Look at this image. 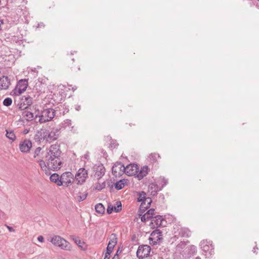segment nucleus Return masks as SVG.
Segmentation results:
<instances>
[{
  "label": "nucleus",
  "mask_w": 259,
  "mask_h": 259,
  "mask_svg": "<svg viewBox=\"0 0 259 259\" xmlns=\"http://www.w3.org/2000/svg\"><path fill=\"white\" fill-rule=\"evenodd\" d=\"M61 153L59 145L53 144L50 147L46 156V161L51 170L57 171L62 167Z\"/></svg>",
  "instance_id": "f257e3e1"
},
{
  "label": "nucleus",
  "mask_w": 259,
  "mask_h": 259,
  "mask_svg": "<svg viewBox=\"0 0 259 259\" xmlns=\"http://www.w3.org/2000/svg\"><path fill=\"white\" fill-rule=\"evenodd\" d=\"M59 134V130L57 128H44L37 132L35 139L51 143L58 139Z\"/></svg>",
  "instance_id": "f03ea898"
},
{
  "label": "nucleus",
  "mask_w": 259,
  "mask_h": 259,
  "mask_svg": "<svg viewBox=\"0 0 259 259\" xmlns=\"http://www.w3.org/2000/svg\"><path fill=\"white\" fill-rule=\"evenodd\" d=\"M49 240L55 246L65 250H70L71 247L69 242L59 235H54Z\"/></svg>",
  "instance_id": "7ed1b4c3"
},
{
  "label": "nucleus",
  "mask_w": 259,
  "mask_h": 259,
  "mask_svg": "<svg viewBox=\"0 0 259 259\" xmlns=\"http://www.w3.org/2000/svg\"><path fill=\"white\" fill-rule=\"evenodd\" d=\"M56 111L54 109H45L41 111V115L39 116V122L41 123H45L51 120L55 116Z\"/></svg>",
  "instance_id": "20e7f679"
},
{
  "label": "nucleus",
  "mask_w": 259,
  "mask_h": 259,
  "mask_svg": "<svg viewBox=\"0 0 259 259\" xmlns=\"http://www.w3.org/2000/svg\"><path fill=\"white\" fill-rule=\"evenodd\" d=\"M33 102V99L29 96H22L18 104L19 109L21 110H24L28 108L31 105Z\"/></svg>",
  "instance_id": "39448f33"
},
{
  "label": "nucleus",
  "mask_w": 259,
  "mask_h": 259,
  "mask_svg": "<svg viewBox=\"0 0 259 259\" xmlns=\"http://www.w3.org/2000/svg\"><path fill=\"white\" fill-rule=\"evenodd\" d=\"M162 232L159 230L153 231L149 238L150 245H154L159 243L162 239Z\"/></svg>",
  "instance_id": "423d86ee"
},
{
  "label": "nucleus",
  "mask_w": 259,
  "mask_h": 259,
  "mask_svg": "<svg viewBox=\"0 0 259 259\" xmlns=\"http://www.w3.org/2000/svg\"><path fill=\"white\" fill-rule=\"evenodd\" d=\"M151 247L147 245H140L137 251V256L139 259L147 257L150 254Z\"/></svg>",
  "instance_id": "0eeeda50"
},
{
  "label": "nucleus",
  "mask_w": 259,
  "mask_h": 259,
  "mask_svg": "<svg viewBox=\"0 0 259 259\" xmlns=\"http://www.w3.org/2000/svg\"><path fill=\"white\" fill-rule=\"evenodd\" d=\"M73 175L71 172L67 171L63 173L60 176V181L62 186L68 187L70 186L74 180Z\"/></svg>",
  "instance_id": "6e6552de"
},
{
  "label": "nucleus",
  "mask_w": 259,
  "mask_h": 259,
  "mask_svg": "<svg viewBox=\"0 0 259 259\" xmlns=\"http://www.w3.org/2000/svg\"><path fill=\"white\" fill-rule=\"evenodd\" d=\"M88 177V171L84 168H80L77 171L75 175V180L77 181V184L81 185L86 180Z\"/></svg>",
  "instance_id": "1a4fd4ad"
},
{
  "label": "nucleus",
  "mask_w": 259,
  "mask_h": 259,
  "mask_svg": "<svg viewBox=\"0 0 259 259\" xmlns=\"http://www.w3.org/2000/svg\"><path fill=\"white\" fill-rule=\"evenodd\" d=\"M125 166L121 162H116L112 168V173L115 177H120L125 173Z\"/></svg>",
  "instance_id": "9d476101"
},
{
  "label": "nucleus",
  "mask_w": 259,
  "mask_h": 259,
  "mask_svg": "<svg viewBox=\"0 0 259 259\" xmlns=\"http://www.w3.org/2000/svg\"><path fill=\"white\" fill-rule=\"evenodd\" d=\"M32 147V143L28 139H25L19 144V149L23 153H28Z\"/></svg>",
  "instance_id": "9b49d317"
},
{
  "label": "nucleus",
  "mask_w": 259,
  "mask_h": 259,
  "mask_svg": "<svg viewBox=\"0 0 259 259\" xmlns=\"http://www.w3.org/2000/svg\"><path fill=\"white\" fill-rule=\"evenodd\" d=\"M139 167L136 164H130L125 167V174L128 176L135 175L138 172Z\"/></svg>",
  "instance_id": "f8f14e48"
},
{
  "label": "nucleus",
  "mask_w": 259,
  "mask_h": 259,
  "mask_svg": "<svg viewBox=\"0 0 259 259\" xmlns=\"http://www.w3.org/2000/svg\"><path fill=\"white\" fill-rule=\"evenodd\" d=\"M117 243V238L115 234H112L109 238V241L107 247L106 251L112 252L114 246Z\"/></svg>",
  "instance_id": "ddd939ff"
},
{
  "label": "nucleus",
  "mask_w": 259,
  "mask_h": 259,
  "mask_svg": "<svg viewBox=\"0 0 259 259\" xmlns=\"http://www.w3.org/2000/svg\"><path fill=\"white\" fill-rule=\"evenodd\" d=\"M94 168L95 172V176L98 179H101L105 175V168L102 164L95 165Z\"/></svg>",
  "instance_id": "4468645a"
},
{
  "label": "nucleus",
  "mask_w": 259,
  "mask_h": 259,
  "mask_svg": "<svg viewBox=\"0 0 259 259\" xmlns=\"http://www.w3.org/2000/svg\"><path fill=\"white\" fill-rule=\"evenodd\" d=\"M28 87L27 79H21L17 84V92L19 94H21L24 92Z\"/></svg>",
  "instance_id": "2eb2a0df"
},
{
  "label": "nucleus",
  "mask_w": 259,
  "mask_h": 259,
  "mask_svg": "<svg viewBox=\"0 0 259 259\" xmlns=\"http://www.w3.org/2000/svg\"><path fill=\"white\" fill-rule=\"evenodd\" d=\"M11 84L10 80L8 76L0 77V91L7 90Z\"/></svg>",
  "instance_id": "dca6fc26"
},
{
  "label": "nucleus",
  "mask_w": 259,
  "mask_h": 259,
  "mask_svg": "<svg viewBox=\"0 0 259 259\" xmlns=\"http://www.w3.org/2000/svg\"><path fill=\"white\" fill-rule=\"evenodd\" d=\"M164 221L162 216L158 215L152 219L151 224L150 225L152 228H158L161 226L162 221Z\"/></svg>",
  "instance_id": "f3484780"
},
{
  "label": "nucleus",
  "mask_w": 259,
  "mask_h": 259,
  "mask_svg": "<svg viewBox=\"0 0 259 259\" xmlns=\"http://www.w3.org/2000/svg\"><path fill=\"white\" fill-rule=\"evenodd\" d=\"M200 246L201 248L205 252L208 251L209 250H211L213 248L211 243L210 241H208L207 240H203L201 241Z\"/></svg>",
  "instance_id": "a211bd4d"
},
{
  "label": "nucleus",
  "mask_w": 259,
  "mask_h": 259,
  "mask_svg": "<svg viewBox=\"0 0 259 259\" xmlns=\"http://www.w3.org/2000/svg\"><path fill=\"white\" fill-rule=\"evenodd\" d=\"M152 202V199L150 197H147L146 199H145V201L141 203L140 210L142 212H144L146 209L149 208L151 205Z\"/></svg>",
  "instance_id": "6ab92c4d"
},
{
  "label": "nucleus",
  "mask_w": 259,
  "mask_h": 259,
  "mask_svg": "<svg viewBox=\"0 0 259 259\" xmlns=\"http://www.w3.org/2000/svg\"><path fill=\"white\" fill-rule=\"evenodd\" d=\"M38 162L42 170L45 171L46 175H50L51 174V169L49 168V167L48 166V163L46 162V161L40 159Z\"/></svg>",
  "instance_id": "aec40b11"
},
{
  "label": "nucleus",
  "mask_w": 259,
  "mask_h": 259,
  "mask_svg": "<svg viewBox=\"0 0 259 259\" xmlns=\"http://www.w3.org/2000/svg\"><path fill=\"white\" fill-rule=\"evenodd\" d=\"M160 189H159L158 185L155 183H151L148 187V191L151 195L155 196L157 194L158 191Z\"/></svg>",
  "instance_id": "412c9836"
},
{
  "label": "nucleus",
  "mask_w": 259,
  "mask_h": 259,
  "mask_svg": "<svg viewBox=\"0 0 259 259\" xmlns=\"http://www.w3.org/2000/svg\"><path fill=\"white\" fill-rule=\"evenodd\" d=\"M50 179L51 182L56 183L58 186H62V183H61L60 181V177L58 174L56 173L52 174L50 176Z\"/></svg>",
  "instance_id": "4be33fe9"
},
{
  "label": "nucleus",
  "mask_w": 259,
  "mask_h": 259,
  "mask_svg": "<svg viewBox=\"0 0 259 259\" xmlns=\"http://www.w3.org/2000/svg\"><path fill=\"white\" fill-rule=\"evenodd\" d=\"M70 238H71L74 242L78 245L79 247H80L83 250L86 249V246H83L85 245V243L83 242H82L79 237H75L74 235H71L70 236Z\"/></svg>",
  "instance_id": "5701e85b"
},
{
  "label": "nucleus",
  "mask_w": 259,
  "mask_h": 259,
  "mask_svg": "<svg viewBox=\"0 0 259 259\" xmlns=\"http://www.w3.org/2000/svg\"><path fill=\"white\" fill-rule=\"evenodd\" d=\"M148 167L147 166L143 167L140 171L137 174V177L139 180L143 179L148 174Z\"/></svg>",
  "instance_id": "b1692460"
},
{
  "label": "nucleus",
  "mask_w": 259,
  "mask_h": 259,
  "mask_svg": "<svg viewBox=\"0 0 259 259\" xmlns=\"http://www.w3.org/2000/svg\"><path fill=\"white\" fill-rule=\"evenodd\" d=\"M179 235L183 237H189L191 235V231L188 228H181Z\"/></svg>",
  "instance_id": "393cba45"
},
{
  "label": "nucleus",
  "mask_w": 259,
  "mask_h": 259,
  "mask_svg": "<svg viewBox=\"0 0 259 259\" xmlns=\"http://www.w3.org/2000/svg\"><path fill=\"white\" fill-rule=\"evenodd\" d=\"M186 255L184 250L182 251L176 250L174 254V259H185Z\"/></svg>",
  "instance_id": "a878e982"
},
{
  "label": "nucleus",
  "mask_w": 259,
  "mask_h": 259,
  "mask_svg": "<svg viewBox=\"0 0 259 259\" xmlns=\"http://www.w3.org/2000/svg\"><path fill=\"white\" fill-rule=\"evenodd\" d=\"M6 136L8 139L10 140L12 142L16 140V137L13 131L6 130Z\"/></svg>",
  "instance_id": "bb28decb"
},
{
  "label": "nucleus",
  "mask_w": 259,
  "mask_h": 259,
  "mask_svg": "<svg viewBox=\"0 0 259 259\" xmlns=\"http://www.w3.org/2000/svg\"><path fill=\"white\" fill-rule=\"evenodd\" d=\"M22 115L28 121L32 120L34 118L33 113L27 110L23 112Z\"/></svg>",
  "instance_id": "cd10ccee"
},
{
  "label": "nucleus",
  "mask_w": 259,
  "mask_h": 259,
  "mask_svg": "<svg viewBox=\"0 0 259 259\" xmlns=\"http://www.w3.org/2000/svg\"><path fill=\"white\" fill-rule=\"evenodd\" d=\"M125 183V179L120 180L115 184V188L118 190H121L124 187Z\"/></svg>",
  "instance_id": "c85d7f7f"
},
{
  "label": "nucleus",
  "mask_w": 259,
  "mask_h": 259,
  "mask_svg": "<svg viewBox=\"0 0 259 259\" xmlns=\"http://www.w3.org/2000/svg\"><path fill=\"white\" fill-rule=\"evenodd\" d=\"M160 158V156L159 154L157 153H152L149 156V160L152 163L156 162L157 161V160Z\"/></svg>",
  "instance_id": "c756f323"
},
{
  "label": "nucleus",
  "mask_w": 259,
  "mask_h": 259,
  "mask_svg": "<svg viewBox=\"0 0 259 259\" xmlns=\"http://www.w3.org/2000/svg\"><path fill=\"white\" fill-rule=\"evenodd\" d=\"M95 209L97 212L100 214H103L105 210L104 205L101 203H98L96 205Z\"/></svg>",
  "instance_id": "7c9ffc66"
},
{
  "label": "nucleus",
  "mask_w": 259,
  "mask_h": 259,
  "mask_svg": "<svg viewBox=\"0 0 259 259\" xmlns=\"http://www.w3.org/2000/svg\"><path fill=\"white\" fill-rule=\"evenodd\" d=\"M140 215H141V220L143 222H145L146 221L149 220H151L152 221V219L153 218V217H152V215H150L147 212L143 215L140 214Z\"/></svg>",
  "instance_id": "2f4dec72"
},
{
  "label": "nucleus",
  "mask_w": 259,
  "mask_h": 259,
  "mask_svg": "<svg viewBox=\"0 0 259 259\" xmlns=\"http://www.w3.org/2000/svg\"><path fill=\"white\" fill-rule=\"evenodd\" d=\"M146 194L144 191H142L139 193V197L138 198V201L141 202L143 203L145 201V199H146Z\"/></svg>",
  "instance_id": "473e14b6"
},
{
  "label": "nucleus",
  "mask_w": 259,
  "mask_h": 259,
  "mask_svg": "<svg viewBox=\"0 0 259 259\" xmlns=\"http://www.w3.org/2000/svg\"><path fill=\"white\" fill-rule=\"evenodd\" d=\"M187 242L181 241L176 246V250L182 251V250L184 249L187 245Z\"/></svg>",
  "instance_id": "72a5a7b5"
},
{
  "label": "nucleus",
  "mask_w": 259,
  "mask_h": 259,
  "mask_svg": "<svg viewBox=\"0 0 259 259\" xmlns=\"http://www.w3.org/2000/svg\"><path fill=\"white\" fill-rule=\"evenodd\" d=\"M122 209L121 203L120 201H117L116 202V206L114 207V210L115 212H119Z\"/></svg>",
  "instance_id": "f704fd0d"
},
{
  "label": "nucleus",
  "mask_w": 259,
  "mask_h": 259,
  "mask_svg": "<svg viewBox=\"0 0 259 259\" xmlns=\"http://www.w3.org/2000/svg\"><path fill=\"white\" fill-rule=\"evenodd\" d=\"M12 103V100L10 98H6L3 101V104L6 106H9Z\"/></svg>",
  "instance_id": "c9c22d12"
},
{
  "label": "nucleus",
  "mask_w": 259,
  "mask_h": 259,
  "mask_svg": "<svg viewBox=\"0 0 259 259\" xmlns=\"http://www.w3.org/2000/svg\"><path fill=\"white\" fill-rule=\"evenodd\" d=\"M105 182H104L102 183H98L96 186V189L98 190H101L105 187Z\"/></svg>",
  "instance_id": "e433bc0d"
},
{
  "label": "nucleus",
  "mask_w": 259,
  "mask_h": 259,
  "mask_svg": "<svg viewBox=\"0 0 259 259\" xmlns=\"http://www.w3.org/2000/svg\"><path fill=\"white\" fill-rule=\"evenodd\" d=\"M88 193H83L78 196V201L80 202L85 200L87 197Z\"/></svg>",
  "instance_id": "4c0bfd02"
},
{
  "label": "nucleus",
  "mask_w": 259,
  "mask_h": 259,
  "mask_svg": "<svg viewBox=\"0 0 259 259\" xmlns=\"http://www.w3.org/2000/svg\"><path fill=\"white\" fill-rule=\"evenodd\" d=\"M41 150V148L39 147L36 148V149L35 150L34 152V155H33L34 158H36L37 156L39 155V154L40 153Z\"/></svg>",
  "instance_id": "58836bf2"
},
{
  "label": "nucleus",
  "mask_w": 259,
  "mask_h": 259,
  "mask_svg": "<svg viewBox=\"0 0 259 259\" xmlns=\"http://www.w3.org/2000/svg\"><path fill=\"white\" fill-rule=\"evenodd\" d=\"M114 210V207L111 205H109L107 209V212L108 214H111Z\"/></svg>",
  "instance_id": "ea45409f"
},
{
  "label": "nucleus",
  "mask_w": 259,
  "mask_h": 259,
  "mask_svg": "<svg viewBox=\"0 0 259 259\" xmlns=\"http://www.w3.org/2000/svg\"><path fill=\"white\" fill-rule=\"evenodd\" d=\"M64 124L65 126H70L71 125V121L70 119H66L64 120Z\"/></svg>",
  "instance_id": "a19ab883"
},
{
  "label": "nucleus",
  "mask_w": 259,
  "mask_h": 259,
  "mask_svg": "<svg viewBox=\"0 0 259 259\" xmlns=\"http://www.w3.org/2000/svg\"><path fill=\"white\" fill-rule=\"evenodd\" d=\"M118 146V144L116 143V141H112L111 142L110 146L111 148H115Z\"/></svg>",
  "instance_id": "79ce46f5"
},
{
  "label": "nucleus",
  "mask_w": 259,
  "mask_h": 259,
  "mask_svg": "<svg viewBox=\"0 0 259 259\" xmlns=\"http://www.w3.org/2000/svg\"><path fill=\"white\" fill-rule=\"evenodd\" d=\"M155 209L153 208L150 209L147 211V212L150 215H152V217H153V215L154 214Z\"/></svg>",
  "instance_id": "37998d69"
},
{
  "label": "nucleus",
  "mask_w": 259,
  "mask_h": 259,
  "mask_svg": "<svg viewBox=\"0 0 259 259\" xmlns=\"http://www.w3.org/2000/svg\"><path fill=\"white\" fill-rule=\"evenodd\" d=\"M111 252L106 251L104 259H109L110 257V254Z\"/></svg>",
  "instance_id": "c03bdc74"
},
{
  "label": "nucleus",
  "mask_w": 259,
  "mask_h": 259,
  "mask_svg": "<svg viewBox=\"0 0 259 259\" xmlns=\"http://www.w3.org/2000/svg\"><path fill=\"white\" fill-rule=\"evenodd\" d=\"M37 240L38 241L40 242H44V238L42 236L40 235L37 237Z\"/></svg>",
  "instance_id": "a18cd8bd"
},
{
  "label": "nucleus",
  "mask_w": 259,
  "mask_h": 259,
  "mask_svg": "<svg viewBox=\"0 0 259 259\" xmlns=\"http://www.w3.org/2000/svg\"><path fill=\"white\" fill-rule=\"evenodd\" d=\"M162 182L163 183L162 185V187H163L167 184V180L165 179L164 178L162 179Z\"/></svg>",
  "instance_id": "49530a36"
},
{
  "label": "nucleus",
  "mask_w": 259,
  "mask_h": 259,
  "mask_svg": "<svg viewBox=\"0 0 259 259\" xmlns=\"http://www.w3.org/2000/svg\"><path fill=\"white\" fill-rule=\"evenodd\" d=\"M4 25V21L0 18V30L3 28V25Z\"/></svg>",
  "instance_id": "de8ad7c7"
},
{
  "label": "nucleus",
  "mask_w": 259,
  "mask_h": 259,
  "mask_svg": "<svg viewBox=\"0 0 259 259\" xmlns=\"http://www.w3.org/2000/svg\"><path fill=\"white\" fill-rule=\"evenodd\" d=\"M7 228L9 230V231H10V232H14V229L12 227H11L7 226Z\"/></svg>",
  "instance_id": "09e8293b"
},
{
  "label": "nucleus",
  "mask_w": 259,
  "mask_h": 259,
  "mask_svg": "<svg viewBox=\"0 0 259 259\" xmlns=\"http://www.w3.org/2000/svg\"><path fill=\"white\" fill-rule=\"evenodd\" d=\"M191 249L193 250L194 252H195V247L194 246H191Z\"/></svg>",
  "instance_id": "8fccbe9b"
},
{
  "label": "nucleus",
  "mask_w": 259,
  "mask_h": 259,
  "mask_svg": "<svg viewBox=\"0 0 259 259\" xmlns=\"http://www.w3.org/2000/svg\"><path fill=\"white\" fill-rule=\"evenodd\" d=\"M257 249H258V248H257L256 246H255V247H254L253 248V251L254 253H255V252H256V250H257Z\"/></svg>",
  "instance_id": "3c124183"
},
{
  "label": "nucleus",
  "mask_w": 259,
  "mask_h": 259,
  "mask_svg": "<svg viewBox=\"0 0 259 259\" xmlns=\"http://www.w3.org/2000/svg\"><path fill=\"white\" fill-rule=\"evenodd\" d=\"M112 259H118V256H116V255H114V256L113 257Z\"/></svg>",
  "instance_id": "603ef678"
},
{
  "label": "nucleus",
  "mask_w": 259,
  "mask_h": 259,
  "mask_svg": "<svg viewBox=\"0 0 259 259\" xmlns=\"http://www.w3.org/2000/svg\"><path fill=\"white\" fill-rule=\"evenodd\" d=\"M84 158H85L87 159V158H88V157H89V155H88V154H85V155H84Z\"/></svg>",
  "instance_id": "864d4df0"
},
{
  "label": "nucleus",
  "mask_w": 259,
  "mask_h": 259,
  "mask_svg": "<svg viewBox=\"0 0 259 259\" xmlns=\"http://www.w3.org/2000/svg\"><path fill=\"white\" fill-rule=\"evenodd\" d=\"M194 259H201V258H200V257H199V256H197V257H196L195 258H194Z\"/></svg>",
  "instance_id": "5fc2aeb1"
}]
</instances>
